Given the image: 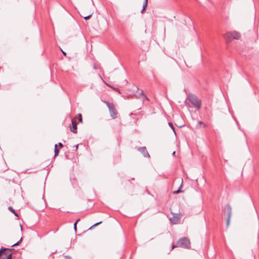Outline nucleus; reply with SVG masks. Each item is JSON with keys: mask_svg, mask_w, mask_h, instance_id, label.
Instances as JSON below:
<instances>
[{"mask_svg": "<svg viewBox=\"0 0 259 259\" xmlns=\"http://www.w3.org/2000/svg\"><path fill=\"white\" fill-rule=\"evenodd\" d=\"M183 126H184V125H180V127H183Z\"/></svg>", "mask_w": 259, "mask_h": 259, "instance_id": "72a5a7b5", "label": "nucleus"}, {"mask_svg": "<svg viewBox=\"0 0 259 259\" xmlns=\"http://www.w3.org/2000/svg\"><path fill=\"white\" fill-rule=\"evenodd\" d=\"M92 16V14H90L87 16H85L84 17V19L85 20H89Z\"/></svg>", "mask_w": 259, "mask_h": 259, "instance_id": "a211bd4d", "label": "nucleus"}, {"mask_svg": "<svg viewBox=\"0 0 259 259\" xmlns=\"http://www.w3.org/2000/svg\"><path fill=\"white\" fill-rule=\"evenodd\" d=\"M183 192V191L180 188H179V189H178L177 190L174 191L173 192V194H178V193H181Z\"/></svg>", "mask_w": 259, "mask_h": 259, "instance_id": "2eb2a0df", "label": "nucleus"}, {"mask_svg": "<svg viewBox=\"0 0 259 259\" xmlns=\"http://www.w3.org/2000/svg\"><path fill=\"white\" fill-rule=\"evenodd\" d=\"M125 81L126 82V83H127V80H125Z\"/></svg>", "mask_w": 259, "mask_h": 259, "instance_id": "473e14b6", "label": "nucleus"}, {"mask_svg": "<svg viewBox=\"0 0 259 259\" xmlns=\"http://www.w3.org/2000/svg\"><path fill=\"white\" fill-rule=\"evenodd\" d=\"M59 151H60V150L58 148V146L57 144H55V148H54V156L55 157H56L58 155L59 153Z\"/></svg>", "mask_w": 259, "mask_h": 259, "instance_id": "1a4fd4ad", "label": "nucleus"}, {"mask_svg": "<svg viewBox=\"0 0 259 259\" xmlns=\"http://www.w3.org/2000/svg\"><path fill=\"white\" fill-rule=\"evenodd\" d=\"M106 104L109 109L110 113V116L113 119L116 118L117 117V112L114 104L108 102H106Z\"/></svg>", "mask_w": 259, "mask_h": 259, "instance_id": "20e7f679", "label": "nucleus"}, {"mask_svg": "<svg viewBox=\"0 0 259 259\" xmlns=\"http://www.w3.org/2000/svg\"><path fill=\"white\" fill-rule=\"evenodd\" d=\"M58 145H59V146L60 147V148H62L63 147V145L62 143L59 142Z\"/></svg>", "mask_w": 259, "mask_h": 259, "instance_id": "5701e85b", "label": "nucleus"}, {"mask_svg": "<svg viewBox=\"0 0 259 259\" xmlns=\"http://www.w3.org/2000/svg\"><path fill=\"white\" fill-rule=\"evenodd\" d=\"M138 150L143 154L144 157L148 158L150 157V155L149 154V153L145 147L139 148Z\"/></svg>", "mask_w": 259, "mask_h": 259, "instance_id": "423d86ee", "label": "nucleus"}, {"mask_svg": "<svg viewBox=\"0 0 259 259\" xmlns=\"http://www.w3.org/2000/svg\"><path fill=\"white\" fill-rule=\"evenodd\" d=\"M72 127H70V131L73 133L76 134L77 132V123L74 119L71 120Z\"/></svg>", "mask_w": 259, "mask_h": 259, "instance_id": "0eeeda50", "label": "nucleus"}, {"mask_svg": "<svg viewBox=\"0 0 259 259\" xmlns=\"http://www.w3.org/2000/svg\"><path fill=\"white\" fill-rule=\"evenodd\" d=\"M145 2H146V0H145ZM147 2L148 3V0H147Z\"/></svg>", "mask_w": 259, "mask_h": 259, "instance_id": "f704fd0d", "label": "nucleus"}, {"mask_svg": "<svg viewBox=\"0 0 259 259\" xmlns=\"http://www.w3.org/2000/svg\"><path fill=\"white\" fill-rule=\"evenodd\" d=\"M20 227H21V230H22L23 228H22V226L21 225H20Z\"/></svg>", "mask_w": 259, "mask_h": 259, "instance_id": "7c9ffc66", "label": "nucleus"}, {"mask_svg": "<svg viewBox=\"0 0 259 259\" xmlns=\"http://www.w3.org/2000/svg\"><path fill=\"white\" fill-rule=\"evenodd\" d=\"M8 209L11 211L12 212H13L14 215L16 217H18V214L17 212H16V211L14 209L12 206H9L8 207Z\"/></svg>", "mask_w": 259, "mask_h": 259, "instance_id": "9d476101", "label": "nucleus"}, {"mask_svg": "<svg viewBox=\"0 0 259 259\" xmlns=\"http://www.w3.org/2000/svg\"><path fill=\"white\" fill-rule=\"evenodd\" d=\"M78 115H79V117H79V121H80V122H82V117H81V114L80 113H79V114H78Z\"/></svg>", "mask_w": 259, "mask_h": 259, "instance_id": "4be33fe9", "label": "nucleus"}, {"mask_svg": "<svg viewBox=\"0 0 259 259\" xmlns=\"http://www.w3.org/2000/svg\"><path fill=\"white\" fill-rule=\"evenodd\" d=\"M189 102L195 107L199 109L201 107V101L198 99L197 97L193 94H190L188 96Z\"/></svg>", "mask_w": 259, "mask_h": 259, "instance_id": "f03ea898", "label": "nucleus"}, {"mask_svg": "<svg viewBox=\"0 0 259 259\" xmlns=\"http://www.w3.org/2000/svg\"><path fill=\"white\" fill-rule=\"evenodd\" d=\"M147 4H148V3L147 2V1L144 2V4L143 5V9L144 10H146V8L147 7Z\"/></svg>", "mask_w": 259, "mask_h": 259, "instance_id": "f3484780", "label": "nucleus"}, {"mask_svg": "<svg viewBox=\"0 0 259 259\" xmlns=\"http://www.w3.org/2000/svg\"><path fill=\"white\" fill-rule=\"evenodd\" d=\"M182 184H183V179H182V180H181V184L180 187H182Z\"/></svg>", "mask_w": 259, "mask_h": 259, "instance_id": "c85d7f7f", "label": "nucleus"}, {"mask_svg": "<svg viewBox=\"0 0 259 259\" xmlns=\"http://www.w3.org/2000/svg\"><path fill=\"white\" fill-rule=\"evenodd\" d=\"M62 53L64 55H66V53L62 51Z\"/></svg>", "mask_w": 259, "mask_h": 259, "instance_id": "c756f323", "label": "nucleus"}, {"mask_svg": "<svg viewBox=\"0 0 259 259\" xmlns=\"http://www.w3.org/2000/svg\"><path fill=\"white\" fill-rule=\"evenodd\" d=\"M168 125L170 127V128L172 130V131H173L174 133H175V134L176 135V132L175 131V128L172 123L171 122H169L168 123Z\"/></svg>", "mask_w": 259, "mask_h": 259, "instance_id": "f8f14e48", "label": "nucleus"}, {"mask_svg": "<svg viewBox=\"0 0 259 259\" xmlns=\"http://www.w3.org/2000/svg\"><path fill=\"white\" fill-rule=\"evenodd\" d=\"M102 223V222L101 221L100 222H98V223H97L95 224L93 226L91 227L89 229H92L93 228H94V227H95L96 226H97L98 225L101 224Z\"/></svg>", "mask_w": 259, "mask_h": 259, "instance_id": "dca6fc26", "label": "nucleus"}, {"mask_svg": "<svg viewBox=\"0 0 259 259\" xmlns=\"http://www.w3.org/2000/svg\"><path fill=\"white\" fill-rule=\"evenodd\" d=\"M176 152L174 151L173 153H172V155H174L175 154Z\"/></svg>", "mask_w": 259, "mask_h": 259, "instance_id": "2f4dec72", "label": "nucleus"}, {"mask_svg": "<svg viewBox=\"0 0 259 259\" xmlns=\"http://www.w3.org/2000/svg\"><path fill=\"white\" fill-rule=\"evenodd\" d=\"M9 250L6 248H1L0 249V259H12V254L7 251Z\"/></svg>", "mask_w": 259, "mask_h": 259, "instance_id": "7ed1b4c3", "label": "nucleus"}, {"mask_svg": "<svg viewBox=\"0 0 259 259\" xmlns=\"http://www.w3.org/2000/svg\"><path fill=\"white\" fill-rule=\"evenodd\" d=\"M140 95L142 96L143 97V100L144 99L148 100V98L147 97V96L144 94V92L143 91H141V92L140 93Z\"/></svg>", "mask_w": 259, "mask_h": 259, "instance_id": "4468645a", "label": "nucleus"}, {"mask_svg": "<svg viewBox=\"0 0 259 259\" xmlns=\"http://www.w3.org/2000/svg\"><path fill=\"white\" fill-rule=\"evenodd\" d=\"M73 228L75 231V232L77 231V224L76 223H74L73 225Z\"/></svg>", "mask_w": 259, "mask_h": 259, "instance_id": "6ab92c4d", "label": "nucleus"}, {"mask_svg": "<svg viewBox=\"0 0 259 259\" xmlns=\"http://www.w3.org/2000/svg\"><path fill=\"white\" fill-rule=\"evenodd\" d=\"M114 90L115 91H116V92H118V93H120V90H119V89H118V88H114Z\"/></svg>", "mask_w": 259, "mask_h": 259, "instance_id": "b1692460", "label": "nucleus"}, {"mask_svg": "<svg viewBox=\"0 0 259 259\" xmlns=\"http://www.w3.org/2000/svg\"><path fill=\"white\" fill-rule=\"evenodd\" d=\"M198 124H203V126L204 127H205L206 125L205 124H204L203 123V122H202L201 121H199L198 122Z\"/></svg>", "mask_w": 259, "mask_h": 259, "instance_id": "412c9836", "label": "nucleus"}, {"mask_svg": "<svg viewBox=\"0 0 259 259\" xmlns=\"http://www.w3.org/2000/svg\"><path fill=\"white\" fill-rule=\"evenodd\" d=\"M79 221H80V219H77V220L75 221V223H76V224H77V223H78V222H79Z\"/></svg>", "mask_w": 259, "mask_h": 259, "instance_id": "cd10ccee", "label": "nucleus"}, {"mask_svg": "<svg viewBox=\"0 0 259 259\" xmlns=\"http://www.w3.org/2000/svg\"><path fill=\"white\" fill-rule=\"evenodd\" d=\"M74 147L75 148V151H77V149H78V144H77V145H76L74 146Z\"/></svg>", "mask_w": 259, "mask_h": 259, "instance_id": "393cba45", "label": "nucleus"}, {"mask_svg": "<svg viewBox=\"0 0 259 259\" xmlns=\"http://www.w3.org/2000/svg\"><path fill=\"white\" fill-rule=\"evenodd\" d=\"M178 247L179 246H176V245H172V249H174L175 247Z\"/></svg>", "mask_w": 259, "mask_h": 259, "instance_id": "a878e982", "label": "nucleus"}, {"mask_svg": "<svg viewBox=\"0 0 259 259\" xmlns=\"http://www.w3.org/2000/svg\"><path fill=\"white\" fill-rule=\"evenodd\" d=\"M170 220L172 223L176 224L178 221V218L174 217L173 218L170 219Z\"/></svg>", "mask_w": 259, "mask_h": 259, "instance_id": "9b49d317", "label": "nucleus"}, {"mask_svg": "<svg viewBox=\"0 0 259 259\" xmlns=\"http://www.w3.org/2000/svg\"><path fill=\"white\" fill-rule=\"evenodd\" d=\"M176 246L184 248H189L190 247V241L187 237H184L178 240Z\"/></svg>", "mask_w": 259, "mask_h": 259, "instance_id": "f257e3e1", "label": "nucleus"}, {"mask_svg": "<svg viewBox=\"0 0 259 259\" xmlns=\"http://www.w3.org/2000/svg\"><path fill=\"white\" fill-rule=\"evenodd\" d=\"M240 34L237 31H233L230 33L228 32V41L231 40V37L233 39H238L240 38Z\"/></svg>", "mask_w": 259, "mask_h": 259, "instance_id": "39448f33", "label": "nucleus"}, {"mask_svg": "<svg viewBox=\"0 0 259 259\" xmlns=\"http://www.w3.org/2000/svg\"><path fill=\"white\" fill-rule=\"evenodd\" d=\"M231 217V207L229 205H228V226L229 225L230 223V219Z\"/></svg>", "mask_w": 259, "mask_h": 259, "instance_id": "6e6552de", "label": "nucleus"}, {"mask_svg": "<svg viewBox=\"0 0 259 259\" xmlns=\"http://www.w3.org/2000/svg\"><path fill=\"white\" fill-rule=\"evenodd\" d=\"M64 257H65L66 259H72V257H71L70 256L68 255H65V256H64Z\"/></svg>", "mask_w": 259, "mask_h": 259, "instance_id": "aec40b11", "label": "nucleus"}, {"mask_svg": "<svg viewBox=\"0 0 259 259\" xmlns=\"http://www.w3.org/2000/svg\"><path fill=\"white\" fill-rule=\"evenodd\" d=\"M22 241V238L21 237V239L18 241H17L16 243L14 244L13 245H11V246L13 247L15 246L19 245Z\"/></svg>", "mask_w": 259, "mask_h": 259, "instance_id": "ddd939ff", "label": "nucleus"}, {"mask_svg": "<svg viewBox=\"0 0 259 259\" xmlns=\"http://www.w3.org/2000/svg\"><path fill=\"white\" fill-rule=\"evenodd\" d=\"M145 11V10H144V9L142 8V10H141V13H142V14H143V13H144Z\"/></svg>", "mask_w": 259, "mask_h": 259, "instance_id": "bb28decb", "label": "nucleus"}]
</instances>
